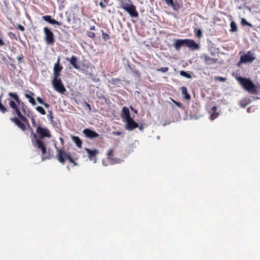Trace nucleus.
I'll return each mask as SVG.
<instances>
[{
    "label": "nucleus",
    "mask_w": 260,
    "mask_h": 260,
    "mask_svg": "<svg viewBox=\"0 0 260 260\" xmlns=\"http://www.w3.org/2000/svg\"><path fill=\"white\" fill-rule=\"evenodd\" d=\"M31 133L33 135L34 138L35 139V143L34 144V146L37 147L38 149H40L42 152V160H45L47 159H50V156L45 155L47 153V148L45 144L42 141L45 138H50L51 137V134L47 127H43L41 124H39L36 129V133H34L31 129Z\"/></svg>",
    "instance_id": "obj_1"
},
{
    "label": "nucleus",
    "mask_w": 260,
    "mask_h": 260,
    "mask_svg": "<svg viewBox=\"0 0 260 260\" xmlns=\"http://www.w3.org/2000/svg\"><path fill=\"white\" fill-rule=\"evenodd\" d=\"M8 95L14 100H10L9 106L15 112L18 117L25 122H28L27 119L21 112V110L24 114L26 112L27 106L22 102L18 95L15 92H9Z\"/></svg>",
    "instance_id": "obj_2"
},
{
    "label": "nucleus",
    "mask_w": 260,
    "mask_h": 260,
    "mask_svg": "<svg viewBox=\"0 0 260 260\" xmlns=\"http://www.w3.org/2000/svg\"><path fill=\"white\" fill-rule=\"evenodd\" d=\"M237 80L243 89L252 94H256L258 91L257 86L249 78L242 77H237Z\"/></svg>",
    "instance_id": "obj_3"
},
{
    "label": "nucleus",
    "mask_w": 260,
    "mask_h": 260,
    "mask_svg": "<svg viewBox=\"0 0 260 260\" xmlns=\"http://www.w3.org/2000/svg\"><path fill=\"white\" fill-rule=\"evenodd\" d=\"M119 2L120 8L126 11L131 17L137 18L139 16L136 7L132 0H119Z\"/></svg>",
    "instance_id": "obj_4"
},
{
    "label": "nucleus",
    "mask_w": 260,
    "mask_h": 260,
    "mask_svg": "<svg viewBox=\"0 0 260 260\" xmlns=\"http://www.w3.org/2000/svg\"><path fill=\"white\" fill-rule=\"evenodd\" d=\"M57 153L56 155V158L62 164H64L66 160H68L71 157V155L70 152H67L63 149L59 148L56 147Z\"/></svg>",
    "instance_id": "obj_5"
},
{
    "label": "nucleus",
    "mask_w": 260,
    "mask_h": 260,
    "mask_svg": "<svg viewBox=\"0 0 260 260\" xmlns=\"http://www.w3.org/2000/svg\"><path fill=\"white\" fill-rule=\"evenodd\" d=\"M43 31L45 34V40L48 45H54L55 40V36L53 32L47 27L43 28Z\"/></svg>",
    "instance_id": "obj_6"
},
{
    "label": "nucleus",
    "mask_w": 260,
    "mask_h": 260,
    "mask_svg": "<svg viewBox=\"0 0 260 260\" xmlns=\"http://www.w3.org/2000/svg\"><path fill=\"white\" fill-rule=\"evenodd\" d=\"M52 84L55 90L61 94H64L67 91L66 88L62 83L61 79L52 80Z\"/></svg>",
    "instance_id": "obj_7"
},
{
    "label": "nucleus",
    "mask_w": 260,
    "mask_h": 260,
    "mask_svg": "<svg viewBox=\"0 0 260 260\" xmlns=\"http://www.w3.org/2000/svg\"><path fill=\"white\" fill-rule=\"evenodd\" d=\"M255 59L254 54L251 51H248L246 54L241 56L240 63H250Z\"/></svg>",
    "instance_id": "obj_8"
},
{
    "label": "nucleus",
    "mask_w": 260,
    "mask_h": 260,
    "mask_svg": "<svg viewBox=\"0 0 260 260\" xmlns=\"http://www.w3.org/2000/svg\"><path fill=\"white\" fill-rule=\"evenodd\" d=\"M83 133L86 137L91 139L96 138L99 137V134L98 133L89 128L84 129Z\"/></svg>",
    "instance_id": "obj_9"
},
{
    "label": "nucleus",
    "mask_w": 260,
    "mask_h": 260,
    "mask_svg": "<svg viewBox=\"0 0 260 260\" xmlns=\"http://www.w3.org/2000/svg\"><path fill=\"white\" fill-rule=\"evenodd\" d=\"M85 150L88 154L89 159L95 162L96 160V156L99 153V150L97 149L91 150L89 148H85Z\"/></svg>",
    "instance_id": "obj_10"
},
{
    "label": "nucleus",
    "mask_w": 260,
    "mask_h": 260,
    "mask_svg": "<svg viewBox=\"0 0 260 260\" xmlns=\"http://www.w3.org/2000/svg\"><path fill=\"white\" fill-rule=\"evenodd\" d=\"M185 45L191 50H198L199 48V45L191 39H185Z\"/></svg>",
    "instance_id": "obj_11"
},
{
    "label": "nucleus",
    "mask_w": 260,
    "mask_h": 260,
    "mask_svg": "<svg viewBox=\"0 0 260 260\" xmlns=\"http://www.w3.org/2000/svg\"><path fill=\"white\" fill-rule=\"evenodd\" d=\"M125 121L126 122V128L129 131H132L138 127L139 126L138 124L135 122L132 118Z\"/></svg>",
    "instance_id": "obj_12"
},
{
    "label": "nucleus",
    "mask_w": 260,
    "mask_h": 260,
    "mask_svg": "<svg viewBox=\"0 0 260 260\" xmlns=\"http://www.w3.org/2000/svg\"><path fill=\"white\" fill-rule=\"evenodd\" d=\"M42 19L48 22L49 23L52 25H62L61 22H58L56 20L52 19L51 16L50 15H45L42 17Z\"/></svg>",
    "instance_id": "obj_13"
},
{
    "label": "nucleus",
    "mask_w": 260,
    "mask_h": 260,
    "mask_svg": "<svg viewBox=\"0 0 260 260\" xmlns=\"http://www.w3.org/2000/svg\"><path fill=\"white\" fill-rule=\"evenodd\" d=\"M67 61H70V63L77 70L80 69V66L78 64V58L75 56L73 55L71 58L67 57L66 58Z\"/></svg>",
    "instance_id": "obj_14"
},
{
    "label": "nucleus",
    "mask_w": 260,
    "mask_h": 260,
    "mask_svg": "<svg viewBox=\"0 0 260 260\" xmlns=\"http://www.w3.org/2000/svg\"><path fill=\"white\" fill-rule=\"evenodd\" d=\"M11 121L14 122L15 124L19 127L23 131L26 130V126L25 124L21 121L20 119H19L17 117H15L11 119Z\"/></svg>",
    "instance_id": "obj_15"
},
{
    "label": "nucleus",
    "mask_w": 260,
    "mask_h": 260,
    "mask_svg": "<svg viewBox=\"0 0 260 260\" xmlns=\"http://www.w3.org/2000/svg\"><path fill=\"white\" fill-rule=\"evenodd\" d=\"M122 117L126 121L127 120L131 118L129 109L127 107H124L122 108L121 111Z\"/></svg>",
    "instance_id": "obj_16"
},
{
    "label": "nucleus",
    "mask_w": 260,
    "mask_h": 260,
    "mask_svg": "<svg viewBox=\"0 0 260 260\" xmlns=\"http://www.w3.org/2000/svg\"><path fill=\"white\" fill-rule=\"evenodd\" d=\"M28 93H25L24 94L25 97L28 99L29 102L33 105L35 106L37 105V103L35 100V99L32 97L33 95H35L34 93L30 91H27Z\"/></svg>",
    "instance_id": "obj_17"
},
{
    "label": "nucleus",
    "mask_w": 260,
    "mask_h": 260,
    "mask_svg": "<svg viewBox=\"0 0 260 260\" xmlns=\"http://www.w3.org/2000/svg\"><path fill=\"white\" fill-rule=\"evenodd\" d=\"M184 45H185V39L176 40L174 44V47L177 50H179L180 48Z\"/></svg>",
    "instance_id": "obj_18"
},
{
    "label": "nucleus",
    "mask_w": 260,
    "mask_h": 260,
    "mask_svg": "<svg viewBox=\"0 0 260 260\" xmlns=\"http://www.w3.org/2000/svg\"><path fill=\"white\" fill-rule=\"evenodd\" d=\"M72 140L76 144V146L81 148L82 146V141L78 136H72L71 137Z\"/></svg>",
    "instance_id": "obj_19"
},
{
    "label": "nucleus",
    "mask_w": 260,
    "mask_h": 260,
    "mask_svg": "<svg viewBox=\"0 0 260 260\" xmlns=\"http://www.w3.org/2000/svg\"><path fill=\"white\" fill-rule=\"evenodd\" d=\"M114 156V149H110L109 150L108 152L107 153V158L109 161H111L112 164H115L117 162V161L113 159Z\"/></svg>",
    "instance_id": "obj_20"
},
{
    "label": "nucleus",
    "mask_w": 260,
    "mask_h": 260,
    "mask_svg": "<svg viewBox=\"0 0 260 260\" xmlns=\"http://www.w3.org/2000/svg\"><path fill=\"white\" fill-rule=\"evenodd\" d=\"M182 94L184 95L183 98L186 100H189L190 99V96L187 92V89L186 87L183 86L181 87Z\"/></svg>",
    "instance_id": "obj_21"
},
{
    "label": "nucleus",
    "mask_w": 260,
    "mask_h": 260,
    "mask_svg": "<svg viewBox=\"0 0 260 260\" xmlns=\"http://www.w3.org/2000/svg\"><path fill=\"white\" fill-rule=\"evenodd\" d=\"M60 58H58L57 59V61L54 64V67L53 68L54 71H57L60 72L63 69V67L60 64Z\"/></svg>",
    "instance_id": "obj_22"
},
{
    "label": "nucleus",
    "mask_w": 260,
    "mask_h": 260,
    "mask_svg": "<svg viewBox=\"0 0 260 260\" xmlns=\"http://www.w3.org/2000/svg\"><path fill=\"white\" fill-rule=\"evenodd\" d=\"M166 4L169 6H171L173 8L174 10H177L178 7H177L176 5L174 4L173 0H165Z\"/></svg>",
    "instance_id": "obj_23"
},
{
    "label": "nucleus",
    "mask_w": 260,
    "mask_h": 260,
    "mask_svg": "<svg viewBox=\"0 0 260 260\" xmlns=\"http://www.w3.org/2000/svg\"><path fill=\"white\" fill-rule=\"evenodd\" d=\"M109 82L112 84L117 85L118 86H119V84L121 83V80L119 78H113L110 81H109Z\"/></svg>",
    "instance_id": "obj_24"
},
{
    "label": "nucleus",
    "mask_w": 260,
    "mask_h": 260,
    "mask_svg": "<svg viewBox=\"0 0 260 260\" xmlns=\"http://www.w3.org/2000/svg\"><path fill=\"white\" fill-rule=\"evenodd\" d=\"M250 102L248 99H244L241 100L240 103V106L242 108H245V107L249 104Z\"/></svg>",
    "instance_id": "obj_25"
},
{
    "label": "nucleus",
    "mask_w": 260,
    "mask_h": 260,
    "mask_svg": "<svg viewBox=\"0 0 260 260\" xmlns=\"http://www.w3.org/2000/svg\"><path fill=\"white\" fill-rule=\"evenodd\" d=\"M2 95L0 96V111L3 113H6L8 110L7 108L2 104Z\"/></svg>",
    "instance_id": "obj_26"
},
{
    "label": "nucleus",
    "mask_w": 260,
    "mask_h": 260,
    "mask_svg": "<svg viewBox=\"0 0 260 260\" xmlns=\"http://www.w3.org/2000/svg\"><path fill=\"white\" fill-rule=\"evenodd\" d=\"M231 31L232 32H235L237 31V27L236 24L234 22L232 21L230 23Z\"/></svg>",
    "instance_id": "obj_27"
},
{
    "label": "nucleus",
    "mask_w": 260,
    "mask_h": 260,
    "mask_svg": "<svg viewBox=\"0 0 260 260\" xmlns=\"http://www.w3.org/2000/svg\"><path fill=\"white\" fill-rule=\"evenodd\" d=\"M60 76V72L53 71V79L52 80H57L58 79H61L59 78Z\"/></svg>",
    "instance_id": "obj_28"
},
{
    "label": "nucleus",
    "mask_w": 260,
    "mask_h": 260,
    "mask_svg": "<svg viewBox=\"0 0 260 260\" xmlns=\"http://www.w3.org/2000/svg\"><path fill=\"white\" fill-rule=\"evenodd\" d=\"M194 34L196 37L201 38L202 36V32L200 29H194Z\"/></svg>",
    "instance_id": "obj_29"
},
{
    "label": "nucleus",
    "mask_w": 260,
    "mask_h": 260,
    "mask_svg": "<svg viewBox=\"0 0 260 260\" xmlns=\"http://www.w3.org/2000/svg\"><path fill=\"white\" fill-rule=\"evenodd\" d=\"M36 110L42 115H45L46 114L45 110L43 107L41 106H38L36 108Z\"/></svg>",
    "instance_id": "obj_30"
},
{
    "label": "nucleus",
    "mask_w": 260,
    "mask_h": 260,
    "mask_svg": "<svg viewBox=\"0 0 260 260\" xmlns=\"http://www.w3.org/2000/svg\"><path fill=\"white\" fill-rule=\"evenodd\" d=\"M109 2V0H103V2H100L99 6L101 7V8L105 9L106 7V5H108Z\"/></svg>",
    "instance_id": "obj_31"
},
{
    "label": "nucleus",
    "mask_w": 260,
    "mask_h": 260,
    "mask_svg": "<svg viewBox=\"0 0 260 260\" xmlns=\"http://www.w3.org/2000/svg\"><path fill=\"white\" fill-rule=\"evenodd\" d=\"M241 24L243 26H245V25H247V26H250L251 27L252 26V25L251 24H250V23L248 22L246 19H245L244 18H242V20H241Z\"/></svg>",
    "instance_id": "obj_32"
},
{
    "label": "nucleus",
    "mask_w": 260,
    "mask_h": 260,
    "mask_svg": "<svg viewBox=\"0 0 260 260\" xmlns=\"http://www.w3.org/2000/svg\"><path fill=\"white\" fill-rule=\"evenodd\" d=\"M180 75L183 76V77H185L187 78H191V76L188 74L187 73H186V72L184 71H181L180 72Z\"/></svg>",
    "instance_id": "obj_33"
},
{
    "label": "nucleus",
    "mask_w": 260,
    "mask_h": 260,
    "mask_svg": "<svg viewBox=\"0 0 260 260\" xmlns=\"http://www.w3.org/2000/svg\"><path fill=\"white\" fill-rule=\"evenodd\" d=\"M169 69L168 67H161L159 69H157V71L158 72H161L162 73H166L169 71Z\"/></svg>",
    "instance_id": "obj_34"
},
{
    "label": "nucleus",
    "mask_w": 260,
    "mask_h": 260,
    "mask_svg": "<svg viewBox=\"0 0 260 260\" xmlns=\"http://www.w3.org/2000/svg\"><path fill=\"white\" fill-rule=\"evenodd\" d=\"M102 37L103 40H104L105 41H106L110 39L109 35L108 34L104 32L103 31H102Z\"/></svg>",
    "instance_id": "obj_35"
},
{
    "label": "nucleus",
    "mask_w": 260,
    "mask_h": 260,
    "mask_svg": "<svg viewBox=\"0 0 260 260\" xmlns=\"http://www.w3.org/2000/svg\"><path fill=\"white\" fill-rule=\"evenodd\" d=\"M47 117L49 119L52 120L54 117H53V114L52 111V110H49L48 111V114L47 115Z\"/></svg>",
    "instance_id": "obj_36"
},
{
    "label": "nucleus",
    "mask_w": 260,
    "mask_h": 260,
    "mask_svg": "<svg viewBox=\"0 0 260 260\" xmlns=\"http://www.w3.org/2000/svg\"><path fill=\"white\" fill-rule=\"evenodd\" d=\"M87 35V36L90 38H94L95 37V34L91 31H88Z\"/></svg>",
    "instance_id": "obj_37"
},
{
    "label": "nucleus",
    "mask_w": 260,
    "mask_h": 260,
    "mask_svg": "<svg viewBox=\"0 0 260 260\" xmlns=\"http://www.w3.org/2000/svg\"><path fill=\"white\" fill-rule=\"evenodd\" d=\"M68 160L72 164H73L74 166H77V163L75 161V160L73 159V158L71 156Z\"/></svg>",
    "instance_id": "obj_38"
},
{
    "label": "nucleus",
    "mask_w": 260,
    "mask_h": 260,
    "mask_svg": "<svg viewBox=\"0 0 260 260\" xmlns=\"http://www.w3.org/2000/svg\"><path fill=\"white\" fill-rule=\"evenodd\" d=\"M172 101L177 106H178V107L179 108H182L183 106H182V104L180 103H179L174 100H172Z\"/></svg>",
    "instance_id": "obj_39"
},
{
    "label": "nucleus",
    "mask_w": 260,
    "mask_h": 260,
    "mask_svg": "<svg viewBox=\"0 0 260 260\" xmlns=\"http://www.w3.org/2000/svg\"><path fill=\"white\" fill-rule=\"evenodd\" d=\"M16 28L19 29L21 31H24L25 30V28L23 26L21 25V24H18L16 26Z\"/></svg>",
    "instance_id": "obj_40"
},
{
    "label": "nucleus",
    "mask_w": 260,
    "mask_h": 260,
    "mask_svg": "<svg viewBox=\"0 0 260 260\" xmlns=\"http://www.w3.org/2000/svg\"><path fill=\"white\" fill-rule=\"evenodd\" d=\"M218 115V114L217 113H213L211 115V120H214V119H215L217 116Z\"/></svg>",
    "instance_id": "obj_41"
},
{
    "label": "nucleus",
    "mask_w": 260,
    "mask_h": 260,
    "mask_svg": "<svg viewBox=\"0 0 260 260\" xmlns=\"http://www.w3.org/2000/svg\"><path fill=\"white\" fill-rule=\"evenodd\" d=\"M215 79L221 82H224L226 80L225 78L222 77H215Z\"/></svg>",
    "instance_id": "obj_42"
},
{
    "label": "nucleus",
    "mask_w": 260,
    "mask_h": 260,
    "mask_svg": "<svg viewBox=\"0 0 260 260\" xmlns=\"http://www.w3.org/2000/svg\"><path fill=\"white\" fill-rule=\"evenodd\" d=\"M31 121L32 125L34 126H36V120H35V118H34L33 116H32V117H31Z\"/></svg>",
    "instance_id": "obj_43"
},
{
    "label": "nucleus",
    "mask_w": 260,
    "mask_h": 260,
    "mask_svg": "<svg viewBox=\"0 0 260 260\" xmlns=\"http://www.w3.org/2000/svg\"><path fill=\"white\" fill-rule=\"evenodd\" d=\"M37 101L41 104L42 105V104H44V101L42 99H41L40 97H37Z\"/></svg>",
    "instance_id": "obj_44"
},
{
    "label": "nucleus",
    "mask_w": 260,
    "mask_h": 260,
    "mask_svg": "<svg viewBox=\"0 0 260 260\" xmlns=\"http://www.w3.org/2000/svg\"><path fill=\"white\" fill-rule=\"evenodd\" d=\"M205 61L207 62V63H210V61H212L213 59H212L211 58H210L209 56H205Z\"/></svg>",
    "instance_id": "obj_45"
},
{
    "label": "nucleus",
    "mask_w": 260,
    "mask_h": 260,
    "mask_svg": "<svg viewBox=\"0 0 260 260\" xmlns=\"http://www.w3.org/2000/svg\"><path fill=\"white\" fill-rule=\"evenodd\" d=\"M9 36H10V37H11L12 39L13 38H16V35L15 34L12 32H9Z\"/></svg>",
    "instance_id": "obj_46"
},
{
    "label": "nucleus",
    "mask_w": 260,
    "mask_h": 260,
    "mask_svg": "<svg viewBox=\"0 0 260 260\" xmlns=\"http://www.w3.org/2000/svg\"><path fill=\"white\" fill-rule=\"evenodd\" d=\"M133 72L138 76H139L140 75V73L139 71L134 70L133 71Z\"/></svg>",
    "instance_id": "obj_47"
},
{
    "label": "nucleus",
    "mask_w": 260,
    "mask_h": 260,
    "mask_svg": "<svg viewBox=\"0 0 260 260\" xmlns=\"http://www.w3.org/2000/svg\"><path fill=\"white\" fill-rule=\"evenodd\" d=\"M23 56L22 55H21V56H18L17 57V59L19 61V63H21L22 62V59H23Z\"/></svg>",
    "instance_id": "obj_48"
},
{
    "label": "nucleus",
    "mask_w": 260,
    "mask_h": 260,
    "mask_svg": "<svg viewBox=\"0 0 260 260\" xmlns=\"http://www.w3.org/2000/svg\"><path fill=\"white\" fill-rule=\"evenodd\" d=\"M42 105L45 107V108H49L50 107V105L47 103H45L44 102V104H42Z\"/></svg>",
    "instance_id": "obj_49"
},
{
    "label": "nucleus",
    "mask_w": 260,
    "mask_h": 260,
    "mask_svg": "<svg viewBox=\"0 0 260 260\" xmlns=\"http://www.w3.org/2000/svg\"><path fill=\"white\" fill-rule=\"evenodd\" d=\"M217 110V107L216 106H213L211 108V111L213 112V113H215L216 111Z\"/></svg>",
    "instance_id": "obj_50"
},
{
    "label": "nucleus",
    "mask_w": 260,
    "mask_h": 260,
    "mask_svg": "<svg viewBox=\"0 0 260 260\" xmlns=\"http://www.w3.org/2000/svg\"><path fill=\"white\" fill-rule=\"evenodd\" d=\"M121 133L119 132H113V134L117 136H119L121 135Z\"/></svg>",
    "instance_id": "obj_51"
},
{
    "label": "nucleus",
    "mask_w": 260,
    "mask_h": 260,
    "mask_svg": "<svg viewBox=\"0 0 260 260\" xmlns=\"http://www.w3.org/2000/svg\"><path fill=\"white\" fill-rule=\"evenodd\" d=\"M4 45V42L1 39H0V45L3 46Z\"/></svg>",
    "instance_id": "obj_52"
},
{
    "label": "nucleus",
    "mask_w": 260,
    "mask_h": 260,
    "mask_svg": "<svg viewBox=\"0 0 260 260\" xmlns=\"http://www.w3.org/2000/svg\"><path fill=\"white\" fill-rule=\"evenodd\" d=\"M131 109H132V110L134 111V112H135L136 113H137V111L136 110H135L132 106H131Z\"/></svg>",
    "instance_id": "obj_53"
},
{
    "label": "nucleus",
    "mask_w": 260,
    "mask_h": 260,
    "mask_svg": "<svg viewBox=\"0 0 260 260\" xmlns=\"http://www.w3.org/2000/svg\"><path fill=\"white\" fill-rule=\"evenodd\" d=\"M95 26H90V30H95Z\"/></svg>",
    "instance_id": "obj_54"
},
{
    "label": "nucleus",
    "mask_w": 260,
    "mask_h": 260,
    "mask_svg": "<svg viewBox=\"0 0 260 260\" xmlns=\"http://www.w3.org/2000/svg\"><path fill=\"white\" fill-rule=\"evenodd\" d=\"M87 107H89V109H90V105L88 104H87Z\"/></svg>",
    "instance_id": "obj_55"
}]
</instances>
